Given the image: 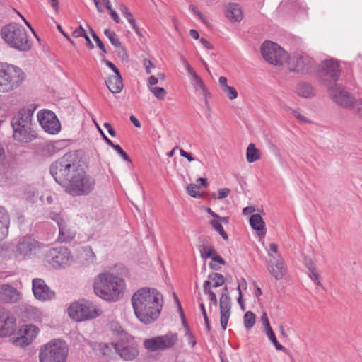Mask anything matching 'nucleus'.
I'll list each match as a JSON object with an SVG mask.
<instances>
[{"label": "nucleus", "instance_id": "f257e3e1", "mask_svg": "<svg viewBox=\"0 0 362 362\" xmlns=\"http://www.w3.org/2000/svg\"><path fill=\"white\" fill-rule=\"evenodd\" d=\"M131 303L136 318L141 322L148 325L158 318L163 305V299L158 290L144 287L134 293Z\"/></svg>", "mask_w": 362, "mask_h": 362}, {"label": "nucleus", "instance_id": "f03ea898", "mask_svg": "<svg viewBox=\"0 0 362 362\" xmlns=\"http://www.w3.org/2000/svg\"><path fill=\"white\" fill-rule=\"evenodd\" d=\"M93 286L95 293L109 302H116L120 299L125 288L124 279L110 272L96 276Z\"/></svg>", "mask_w": 362, "mask_h": 362}, {"label": "nucleus", "instance_id": "7ed1b4c3", "mask_svg": "<svg viewBox=\"0 0 362 362\" xmlns=\"http://www.w3.org/2000/svg\"><path fill=\"white\" fill-rule=\"evenodd\" d=\"M79 163L77 154L69 152L50 165V173L54 180L64 188L81 167Z\"/></svg>", "mask_w": 362, "mask_h": 362}, {"label": "nucleus", "instance_id": "20e7f679", "mask_svg": "<svg viewBox=\"0 0 362 362\" xmlns=\"http://www.w3.org/2000/svg\"><path fill=\"white\" fill-rule=\"evenodd\" d=\"M32 115L30 110L21 109L12 117L11 124L16 141L28 143L35 138L33 131Z\"/></svg>", "mask_w": 362, "mask_h": 362}, {"label": "nucleus", "instance_id": "39448f33", "mask_svg": "<svg viewBox=\"0 0 362 362\" xmlns=\"http://www.w3.org/2000/svg\"><path fill=\"white\" fill-rule=\"evenodd\" d=\"M1 35L11 47L21 52H28L32 47V42L25 28L18 24H9L1 30Z\"/></svg>", "mask_w": 362, "mask_h": 362}, {"label": "nucleus", "instance_id": "423d86ee", "mask_svg": "<svg viewBox=\"0 0 362 362\" xmlns=\"http://www.w3.org/2000/svg\"><path fill=\"white\" fill-rule=\"evenodd\" d=\"M25 79V74L17 66L0 62V92L17 88Z\"/></svg>", "mask_w": 362, "mask_h": 362}, {"label": "nucleus", "instance_id": "0eeeda50", "mask_svg": "<svg viewBox=\"0 0 362 362\" xmlns=\"http://www.w3.org/2000/svg\"><path fill=\"white\" fill-rule=\"evenodd\" d=\"M95 184V179L80 167L64 189L73 196H86L94 190Z\"/></svg>", "mask_w": 362, "mask_h": 362}, {"label": "nucleus", "instance_id": "6e6552de", "mask_svg": "<svg viewBox=\"0 0 362 362\" xmlns=\"http://www.w3.org/2000/svg\"><path fill=\"white\" fill-rule=\"evenodd\" d=\"M103 354L108 355L106 349H115L116 353L124 361H132L139 355V349L133 337L127 333L122 334L117 342L105 344L103 346Z\"/></svg>", "mask_w": 362, "mask_h": 362}, {"label": "nucleus", "instance_id": "1a4fd4ad", "mask_svg": "<svg viewBox=\"0 0 362 362\" xmlns=\"http://www.w3.org/2000/svg\"><path fill=\"white\" fill-rule=\"evenodd\" d=\"M69 353L68 346L61 339H54L45 344L40 351V362H66Z\"/></svg>", "mask_w": 362, "mask_h": 362}, {"label": "nucleus", "instance_id": "9d476101", "mask_svg": "<svg viewBox=\"0 0 362 362\" xmlns=\"http://www.w3.org/2000/svg\"><path fill=\"white\" fill-rule=\"evenodd\" d=\"M42 244L27 236L21 238L16 245H11V259L25 261L31 259L40 250Z\"/></svg>", "mask_w": 362, "mask_h": 362}, {"label": "nucleus", "instance_id": "9b49d317", "mask_svg": "<svg viewBox=\"0 0 362 362\" xmlns=\"http://www.w3.org/2000/svg\"><path fill=\"white\" fill-rule=\"evenodd\" d=\"M67 313L72 320L81 322L97 317L100 315L101 310L91 302L83 299L73 302L68 308Z\"/></svg>", "mask_w": 362, "mask_h": 362}, {"label": "nucleus", "instance_id": "f8f14e48", "mask_svg": "<svg viewBox=\"0 0 362 362\" xmlns=\"http://www.w3.org/2000/svg\"><path fill=\"white\" fill-rule=\"evenodd\" d=\"M261 52L264 59L274 65L281 66L289 59L288 53L279 45L271 41L264 42L262 44Z\"/></svg>", "mask_w": 362, "mask_h": 362}, {"label": "nucleus", "instance_id": "ddd939ff", "mask_svg": "<svg viewBox=\"0 0 362 362\" xmlns=\"http://www.w3.org/2000/svg\"><path fill=\"white\" fill-rule=\"evenodd\" d=\"M46 259L54 269L64 268L72 261L69 250L64 247L50 249L46 254Z\"/></svg>", "mask_w": 362, "mask_h": 362}, {"label": "nucleus", "instance_id": "4468645a", "mask_svg": "<svg viewBox=\"0 0 362 362\" xmlns=\"http://www.w3.org/2000/svg\"><path fill=\"white\" fill-rule=\"evenodd\" d=\"M339 65L334 59H328L322 62L320 70V76L325 85L330 88L334 86L339 77Z\"/></svg>", "mask_w": 362, "mask_h": 362}, {"label": "nucleus", "instance_id": "2eb2a0df", "mask_svg": "<svg viewBox=\"0 0 362 362\" xmlns=\"http://www.w3.org/2000/svg\"><path fill=\"white\" fill-rule=\"evenodd\" d=\"M37 119L42 128L50 134H56L61 130V124L54 112L42 110L38 112Z\"/></svg>", "mask_w": 362, "mask_h": 362}, {"label": "nucleus", "instance_id": "dca6fc26", "mask_svg": "<svg viewBox=\"0 0 362 362\" xmlns=\"http://www.w3.org/2000/svg\"><path fill=\"white\" fill-rule=\"evenodd\" d=\"M32 290L35 298L40 301H49L55 298V292L42 279H33Z\"/></svg>", "mask_w": 362, "mask_h": 362}, {"label": "nucleus", "instance_id": "f3484780", "mask_svg": "<svg viewBox=\"0 0 362 362\" xmlns=\"http://www.w3.org/2000/svg\"><path fill=\"white\" fill-rule=\"evenodd\" d=\"M224 291L226 292L223 293L219 298L220 324L223 330L227 327L232 307V300L227 292L228 288L226 286L224 288Z\"/></svg>", "mask_w": 362, "mask_h": 362}, {"label": "nucleus", "instance_id": "a211bd4d", "mask_svg": "<svg viewBox=\"0 0 362 362\" xmlns=\"http://www.w3.org/2000/svg\"><path fill=\"white\" fill-rule=\"evenodd\" d=\"M15 317L3 307L0 306V337H6L14 332Z\"/></svg>", "mask_w": 362, "mask_h": 362}, {"label": "nucleus", "instance_id": "6ab92c4d", "mask_svg": "<svg viewBox=\"0 0 362 362\" xmlns=\"http://www.w3.org/2000/svg\"><path fill=\"white\" fill-rule=\"evenodd\" d=\"M329 88L330 95L336 103L344 107H353L354 108V98L345 89L337 86Z\"/></svg>", "mask_w": 362, "mask_h": 362}, {"label": "nucleus", "instance_id": "aec40b11", "mask_svg": "<svg viewBox=\"0 0 362 362\" xmlns=\"http://www.w3.org/2000/svg\"><path fill=\"white\" fill-rule=\"evenodd\" d=\"M55 221L59 228L58 240L60 242L66 243L72 240L76 235V231L59 215H54Z\"/></svg>", "mask_w": 362, "mask_h": 362}, {"label": "nucleus", "instance_id": "412c9836", "mask_svg": "<svg viewBox=\"0 0 362 362\" xmlns=\"http://www.w3.org/2000/svg\"><path fill=\"white\" fill-rule=\"evenodd\" d=\"M21 334L14 342L21 346L29 345L36 337L39 329L33 325H27L20 330Z\"/></svg>", "mask_w": 362, "mask_h": 362}, {"label": "nucleus", "instance_id": "4be33fe9", "mask_svg": "<svg viewBox=\"0 0 362 362\" xmlns=\"http://www.w3.org/2000/svg\"><path fill=\"white\" fill-rule=\"evenodd\" d=\"M20 298V293L14 287L8 285H0V300L6 303H16Z\"/></svg>", "mask_w": 362, "mask_h": 362}, {"label": "nucleus", "instance_id": "5701e85b", "mask_svg": "<svg viewBox=\"0 0 362 362\" xmlns=\"http://www.w3.org/2000/svg\"><path fill=\"white\" fill-rule=\"evenodd\" d=\"M268 269L277 280L281 279L286 273V267L281 258L276 259L275 262H268Z\"/></svg>", "mask_w": 362, "mask_h": 362}, {"label": "nucleus", "instance_id": "b1692460", "mask_svg": "<svg viewBox=\"0 0 362 362\" xmlns=\"http://www.w3.org/2000/svg\"><path fill=\"white\" fill-rule=\"evenodd\" d=\"M309 59L303 56H293L289 62V69L291 71L300 73L308 69Z\"/></svg>", "mask_w": 362, "mask_h": 362}, {"label": "nucleus", "instance_id": "393cba45", "mask_svg": "<svg viewBox=\"0 0 362 362\" xmlns=\"http://www.w3.org/2000/svg\"><path fill=\"white\" fill-rule=\"evenodd\" d=\"M225 15L232 22H240L243 18V13L241 7L233 3H230L225 6Z\"/></svg>", "mask_w": 362, "mask_h": 362}, {"label": "nucleus", "instance_id": "a878e982", "mask_svg": "<svg viewBox=\"0 0 362 362\" xmlns=\"http://www.w3.org/2000/svg\"><path fill=\"white\" fill-rule=\"evenodd\" d=\"M10 224L9 215L6 210L0 206V240L4 239L8 234Z\"/></svg>", "mask_w": 362, "mask_h": 362}, {"label": "nucleus", "instance_id": "bb28decb", "mask_svg": "<svg viewBox=\"0 0 362 362\" xmlns=\"http://www.w3.org/2000/svg\"><path fill=\"white\" fill-rule=\"evenodd\" d=\"M105 83L108 89L113 93H119L122 90L123 83L121 75L110 76Z\"/></svg>", "mask_w": 362, "mask_h": 362}, {"label": "nucleus", "instance_id": "cd10ccee", "mask_svg": "<svg viewBox=\"0 0 362 362\" xmlns=\"http://www.w3.org/2000/svg\"><path fill=\"white\" fill-rule=\"evenodd\" d=\"M191 83L197 93L202 96L210 95V92L197 74L191 77Z\"/></svg>", "mask_w": 362, "mask_h": 362}, {"label": "nucleus", "instance_id": "c85d7f7f", "mask_svg": "<svg viewBox=\"0 0 362 362\" xmlns=\"http://www.w3.org/2000/svg\"><path fill=\"white\" fill-rule=\"evenodd\" d=\"M161 350H165L173 347L175 345L178 340L176 333L169 332L165 335L159 336Z\"/></svg>", "mask_w": 362, "mask_h": 362}, {"label": "nucleus", "instance_id": "c756f323", "mask_svg": "<svg viewBox=\"0 0 362 362\" xmlns=\"http://www.w3.org/2000/svg\"><path fill=\"white\" fill-rule=\"evenodd\" d=\"M104 34L109 39V40L110 41V42L112 43V45H114L115 47L120 48L122 53V58H124V57L127 58V52H126L124 48L122 46L121 42H120L119 39L118 38L117 34L114 31H112L110 29H105L104 31Z\"/></svg>", "mask_w": 362, "mask_h": 362}, {"label": "nucleus", "instance_id": "7c9ffc66", "mask_svg": "<svg viewBox=\"0 0 362 362\" xmlns=\"http://www.w3.org/2000/svg\"><path fill=\"white\" fill-rule=\"evenodd\" d=\"M297 94L303 98H311L314 95V90L313 87L307 83H301L297 86Z\"/></svg>", "mask_w": 362, "mask_h": 362}, {"label": "nucleus", "instance_id": "2f4dec72", "mask_svg": "<svg viewBox=\"0 0 362 362\" xmlns=\"http://www.w3.org/2000/svg\"><path fill=\"white\" fill-rule=\"evenodd\" d=\"M144 346L149 351H156L161 350L160 337H155L146 339L144 341Z\"/></svg>", "mask_w": 362, "mask_h": 362}, {"label": "nucleus", "instance_id": "473e14b6", "mask_svg": "<svg viewBox=\"0 0 362 362\" xmlns=\"http://www.w3.org/2000/svg\"><path fill=\"white\" fill-rule=\"evenodd\" d=\"M177 304H178L179 310L180 311V315H181V317L182 318L183 324H184L185 329V332H185V336L187 337L188 343L193 347L196 344V340H195L194 335L189 330V328L188 325H187V323L185 322V315H184L182 308L181 305H180V302L178 301L177 299Z\"/></svg>", "mask_w": 362, "mask_h": 362}, {"label": "nucleus", "instance_id": "72a5a7b5", "mask_svg": "<svg viewBox=\"0 0 362 362\" xmlns=\"http://www.w3.org/2000/svg\"><path fill=\"white\" fill-rule=\"evenodd\" d=\"M250 224L251 227L257 231L263 230L265 227V223L259 214H252L250 216Z\"/></svg>", "mask_w": 362, "mask_h": 362}, {"label": "nucleus", "instance_id": "f704fd0d", "mask_svg": "<svg viewBox=\"0 0 362 362\" xmlns=\"http://www.w3.org/2000/svg\"><path fill=\"white\" fill-rule=\"evenodd\" d=\"M203 291L204 294L209 296L210 309L213 305L216 307L218 303L217 298L215 293L212 291L211 288L210 287V283L209 281H204Z\"/></svg>", "mask_w": 362, "mask_h": 362}, {"label": "nucleus", "instance_id": "c9c22d12", "mask_svg": "<svg viewBox=\"0 0 362 362\" xmlns=\"http://www.w3.org/2000/svg\"><path fill=\"white\" fill-rule=\"evenodd\" d=\"M210 283V287L217 288L225 283V277L219 273H211L208 276V280Z\"/></svg>", "mask_w": 362, "mask_h": 362}, {"label": "nucleus", "instance_id": "e433bc0d", "mask_svg": "<svg viewBox=\"0 0 362 362\" xmlns=\"http://www.w3.org/2000/svg\"><path fill=\"white\" fill-rule=\"evenodd\" d=\"M246 158L248 163H253L260 158L259 151L254 144H250L247 148Z\"/></svg>", "mask_w": 362, "mask_h": 362}, {"label": "nucleus", "instance_id": "4c0bfd02", "mask_svg": "<svg viewBox=\"0 0 362 362\" xmlns=\"http://www.w3.org/2000/svg\"><path fill=\"white\" fill-rule=\"evenodd\" d=\"M199 252L201 257L206 259L209 257L212 258L216 251L214 247L209 243H203L199 246Z\"/></svg>", "mask_w": 362, "mask_h": 362}, {"label": "nucleus", "instance_id": "58836bf2", "mask_svg": "<svg viewBox=\"0 0 362 362\" xmlns=\"http://www.w3.org/2000/svg\"><path fill=\"white\" fill-rule=\"evenodd\" d=\"M307 267L309 270V276L310 279L318 286H322L320 281V276L316 271V268L315 267V264L313 263L311 260L308 262L306 263Z\"/></svg>", "mask_w": 362, "mask_h": 362}, {"label": "nucleus", "instance_id": "ea45409f", "mask_svg": "<svg viewBox=\"0 0 362 362\" xmlns=\"http://www.w3.org/2000/svg\"><path fill=\"white\" fill-rule=\"evenodd\" d=\"M255 323V315L251 312L247 311L245 313L243 317V324L246 329H250Z\"/></svg>", "mask_w": 362, "mask_h": 362}, {"label": "nucleus", "instance_id": "a19ab883", "mask_svg": "<svg viewBox=\"0 0 362 362\" xmlns=\"http://www.w3.org/2000/svg\"><path fill=\"white\" fill-rule=\"evenodd\" d=\"M269 339L274 345L275 348L279 351H284L285 348L278 341L276 335L272 328L264 330Z\"/></svg>", "mask_w": 362, "mask_h": 362}, {"label": "nucleus", "instance_id": "79ce46f5", "mask_svg": "<svg viewBox=\"0 0 362 362\" xmlns=\"http://www.w3.org/2000/svg\"><path fill=\"white\" fill-rule=\"evenodd\" d=\"M210 224L211 225L213 228L216 230L224 240H228V235L223 230L221 223H220L217 219H215L211 220L210 221Z\"/></svg>", "mask_w": 362, "mask_h": 362}, {"label": "nucleus", "instance_id": "37998d69", "mask_svg": "<svg viewBox=\"0 0 362 362\" xmlns=\"http://www.w3.org/2000/svg\"><path fill=\"white\" fill-rule=\"evenodd\" d=\"M187 191L190 196L194 198H199L202 196V194L199 192V187L196 184H189L187 187Z\"/></svg>", "mask_w": 362, "mask_h": 362}, {"label": "nucleus", "instance_id": "c03bdc74", "mask_svg": "<svg viewBox=\"0 0 362 362\" xmlns=\"http://www.w3.org/2000/svg\"><path fill=\"white\" fill-rule=\"evenodd\" d=\"M149 90L159 100H163L167 94L166 90L161 87H149Z\"/></svg>", "mask_w": 362, "mask_h": 362}, {"label": "nucleus", "instance_id": "a18cd8bd", "mask_svg": "<svg viewBox=\"0 0 362 362\" xmlns=\"http://www.w3.org/2000/svg\"><path fill=\"white\" fill-rule=\"evenodd\" d=\"M287 112L292 113L293 115V116L297 119H298V121L300 122H303V123H310L311 122L310 120H309L306 117H305L300 112L299 110H293L291 108H288Z\"/></svg>", "mask_w": 362, "mask_h": 362}, {"label": "nucleus", "instance_id": "49530a36", "mask_svg": "<svg viewBox=\"0 0 362 362\" xmlns=\"http://www.w3.org/2000/svg\"><path fill=\"white\" fill-rule=\"evenodd\" d=\"M89 28L90 33L95 40L97 46L99 47V49L103 52V54H107L106 48L101 41V40L99 38V37L96 35L95 32L90 28Z\"/></svg>", "mask_w": 362, "mask_h": 362}, {"label": "nucleus", "instance_id": "de8ad7c7", "mask_svg": "<svg viewBox=\"0 0 362 362\" xmlns=\"http://www.w3.org/2000/svg\"><path fill=\"white\" fill-rule=\"evenodd\" d=\"M223 91L230 100H234L238 97L237 90L232 86L226 87Z\"/></svg>", "mask_w": 362, "mask_h": 362}, {"label": "nucleus", "instance_id": "09e8293b", "mask_svg": "<svg viewBox=\"0 0 362 362\" xmlns=\"http://www.w3.org/2000/svg\"><path fill=\"white\" fill-rule=\"evenodd\" d=\"M110 146L112 147L118 153V154H119L121 156V157L125 161H127L129 163L132 162L129 157L127 154V153L121 148V146L119 145L113 144V146Z\"/></svg>", "mask_w": 362, "mask_h": 362}, {"label": "nucleus", "instance_id": "8fccbe9b", "mask_svg": "<svg viewBox=\"0 0 362 362\" xmlns=\"http://www.w3.org/2000/svg\"><path fill=\"white\" fill-rule=\"evenodd\" d=\"M58 142L47 141L44 144V150L49 154H54L56 152V145Z\"/></svg>", "mask_w": 362, "mask_h": 362}, {"label": "nucleus", "instance_id": "3c124183", "mask_svg": "<svg viewBox=\"0 0 362 362\" xmlns=\"http://www.w3.org/2000/svg\"><path fill=\"white\" fill-rule=\"evenodd\" d=\"M110 327L114 333L119 334V337H121L122 334L125 333L122 329L121 326L116 322H112L110 324Z\"/></svg>", "mask_w": 362, "mask_h": 362}, {"label": "nucleus", "instance_id": "603ef678", "mask_svg": "<svg viewBox=\"0 0 362 362\" xmlns=\"http://www.w3.org/2000/svg\"><path fill=\"white\" fill-rule=\"evenodd\" d=\"M86 35V31L82 27V25H79V27L75 29L72 33V36L76 38L81 37H84Z\"/></svg>", "mask_w": 362, "mask_h": 362}, {"label": "nucleus", "instance_id": "864d4df0", "mask_svg": "<svg viewBox=\"0 0 362 362\" xmlns=\"http://www.w3.org/2000/svg\"><path fill=\"white\" fill-rule=\"evenodd\" d=\"M278 252V245L276 243H271L269 245V250L268 251V255L273 259H276V255H277Z\"/></svg>", "mask_w": 362, "mask_h": 362}, {"label": "nucleus", "instance_id": "5fc2aeb1", "mask_svg": "<svg viewBox=\"0 0 362 362\" xmlns=\"http://www.w3.org/2000/svg\"><path fill=\"white\" fill-rule=\"evenodd\" d=\"M119 9L127 19L132 16L129 8L122 3L119 4Z\"/></svg>", "mask_w": 362, "mask_h": 362}, {"label": "nucleus", "instance_id": "6e6d98bb", "mask_svg": "<svg viewBox=\"0 0 362 362\" xmlns=\"http://www.w3.org/2000/svg\"><path fill=\"white\" fill-rule=\"evenodd\" d=\"M261 321L264 327V330L272 328L266 312H263L261 316Z\"/></svg>", "mask_w": 362, "mask_h": 362}, {"label": "nucleus", "instance_id": "4d7b16f0", "mask_svg": "<svg viewBox=\"0 0 362 362\" xmlns=\"http://www.w3.org/2000/svg\"><path fill=\"white\" fill-rule=\"evenodd\" d=\"M182 62L184 66L187 69L188 74L190 76V77L194 76V74H197L196 71L193 69V68L190 66V64L188 63V62L186 59H182Z\"/></svg>", "mask_w": 362, "mask_h": 362}, {"label": "nucleus", "instance_id": "13d9d810", "mask_svg": "<svg viewBox=\"0 0 362 362\" xmlns=\"http://www.w3.org/2000/svg\"><path fill=\"white\" fill-rule=\"evenodd\" d=\"M230 192V190L228 188L220 189L218 192V199H222L223 198L227 197L229 195Z\"/></svg>", "mask_w": 362, "mask_h": 362}, {"label": "nucleus", "instance_id": "bf43d9fd", "mask_svg": "<svg viewBox=\"0 0 362 362\" xmlns=\"http://www.w3.org/2000/svg\"><path fill=\"white\" fill-rule=\"evenodd\" d=\"M189 9H190L192 12H194V14H196V15L199 18V19H201V20H202V21L204 23H206L205 17L202 15V13L200 11H199L196 8V7H195V6H194L191 5V6H189Z\"/></svg>", "mask_w": 362, "mask_h": 362}, {"label": "nucleus", "instance_id": "052dcab7", "mask_svg": "<svg viewBox=\"0 0 362 362\" xmlns=\"http://www.w3.org/2000/svg\"><path fill=\"white\" fill-rule=\"evenodd\" d=\"M354 110L357 112L358 115L362 116V99L355 101Z\"/></svg>", "mask_w": 362, "mask_h": 362}, {"label": "nucleus", "instance_id": "680f3d73", "mask_svg": "<svg viewBox=\"0 0 362 362\" xmlns=\"http://www.w3.org/2000/svg\"><path fill=\"white\" fill-rule=\"evenodd\" d=\"M144 65L145 66V69L147 74L151 73V69L154 67L153 64L150 60L144 59Z\"/></svg>", "mask_w": 362, "mask_h": 362}, {"label": "nucleus", "instance_id": "e2e57ef3", "mask_svg": "<svg viewBox=\"0 0 362 362\" xmlns=\"http://www.w3.org/2000/svg\"><path fill=\"white\" fill-rule=\"evenodd\" d=\"M212 262H217L220 264H226V261L220 256L218 255L216 252L214 255L213 257L211 258Z\"/></svg>", "mask_w": 362, "mask_h": 362}, {"label": "nucleus", "instance_id": "0e129e2a", "mask_svg": "<svg viewBox=\"0 0 362 362\" xmlns=\"http://www.w3.org/2000/svg\"><path fill=\"white\" fill-rule=\"evenodd\" d=\"M180 154L181 156L187 158L189 162L193 161L195 160L194 157L192 156V155L187 151H184L183 149H180Z\"/></svg>", "mask_w": 362, "mask_h": 362}, {"label": "nucleus", "instance_id": "69168bd1", "mask_svg": "<svg viewBox=\"0 0 362 362\" xmlns=\"http://www.w3.org/2000/svg\"><path fill=\"white\" fill-rule=\"evenodd\" d=\"M105 63L110 69H111L113 71V72L115 74V75H120L119 69L115 66V64L112 62L106 60Z\"/></svg>", "mask_w": 362, "mask_h": 362}, {"label": "nucleus", "instance_id": "338daca9", "mask_svg": "<svg viewBox=\"0 0 362 362\" xmlns=\"http://www.w3.org/2000/svg\"><path fill=\"white\" fill-rule=\"evenodd\" d=\"M103 125H104V127L107 130V132L110 136H112L113 137L116 136V132L110 123L105 122V123H104Z\"/></svg>", "mask_w": 362, "mask_h": 362}, {"label": "nucleus", "instance_id": "774afa93", "mask_svg": "<svg viewBox=\"0 0 362 362\" xmlns=\"http://www.w3.org/2000/svg\"><path fill=\"white\" fill-rule=\"evenodd\" d=\"M200 42L202 45L208 49H213L214 47L213 45L205 38L202 37L200 39Z\"/></svg>", "mask_w": 362, "mask_h": 362}]
</instances>
